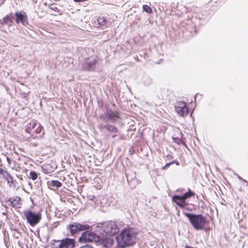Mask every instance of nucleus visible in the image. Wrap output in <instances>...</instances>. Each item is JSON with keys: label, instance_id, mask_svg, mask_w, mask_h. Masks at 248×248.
Wrapping results in <instances>:
<instances>
[{"label": "nucleus", "instance_id": "25", "mask_svg": "<svg viewBox=\"0 0 248 248\" xmlns=\"http://www.w3.org/2000/svg\"><path fill=\"white\" fill-rule=\"evenodd\" d=\"M173 163V162H170V163H168L166 164L165 165V166L163 167L162 169L164 170L166 168L169 167L170 166V165H171V164H172Z\"/></svg>", "mask_w": 248, "mask_h": 248}, {"label": "nucleus", "instance_id": "7", "mask_svg": "<svg viewBox=\"0 0 248 248\" xmlns=\"http://www.w3.org/2000/svg\"><path fill=\"white\" fill-rule=\"evenodd\" d=\"M175 110L177 113L181 116H185L188 114V110L184 102L179 101L176 103L175 105Z\"/></svg>", "mask_w": 248, "mask_h": 248}, {"label": "nucleus", "instance_id": "26", "mask_svg": "<svg viewBox=\"0 0 248 248\" xmlns=\"http://www.w3.org/2000/svg\"><path fill=\"white\" fill-rule=\"evenodd\" d=\"M79 248H93V246L89 245H86L85 246H82Z\"/></svg>", "mask_w": 248, "mask_h": 248}, {"label": "nucleus", "instance_id": "11", "mask_svg": "<svg viewBox=\"0 0 248 248\" xmlns=\"http://www.w3.org/2000/svg\"><path fill=\"white\" fill-rule=\"evenodd\" d=\"M172 200L180 207L183 208L187 204L186 200L181 196L175 195L172 197Z\"/></svg>", "mask_w": 248, "mask_h": 248}, {"label": "nucleus", "instance_id": "6", "mask_svg": "<svg viewBox=\"0 0 248 248\" xmlns=\"http://www.w3.org/2000/svg\"><path fill=\"white\" fill-rule=\"evenodd\" d=\"M68 230L72 235L76 234L80 231L88 230L89 229V226L86 224L83 225L78 223L74 222L69 224L67 227Z\"/></svg>", "mask_w": 248, "mask_h": 248}, {"label": "nucleus", "instance_id": "18", "mask_svg": "<svg viewBox=\"0 0 248 248\" xmlns=\"http://www.w3.org/2000/svg\"><path fill=\"white\" fill-rule=\"evenodd\" d=\"M194 195V193L191 191L190 189H189L188 192H186L183 195L181 196L184 200H186L187 199L191 197V196Z\"/></svg>", "mask_w": 248, "mask_h": 248}, {"label": "nucleus", "instance_id": "21", "mask_svg": "<svg viewBox=\"0 0 248 248\" xmlns=\"http://www.w3.org/2000/svg\"><path fill=\"white\" fill-rule=\"evenodd\" d=\"M29 177L32 180H35L38 178V174L35 171H31L30 172Z\"/></svg>", "mask_w": 248, "mask_h": 248}, {"label": "nucleus", "instance_id": "15", "mask_svg": "<svg viewBox=\"0 0 248 248\" xmlns=\"http://www.w3.org/2000/svg\"><path fill=\"white\" fill-rule=\"evenodd\" d=\"M100 127L105 128L108 131L112 133H117L118 132V128L114 125L107 124L106 125L100 124Z\"/></svg>", "mask_w": 248, "mask_h": 248}, {"label": "nucleus", "instance_id": "23", "mask_svg": "<svg viewBox=\"0 0 248 248\" xmlns=\"http://www.w3.org/2000/svg\"><path fill=\"white\" fill-rule=\"evenodd\" d=\"M10 22H11V20L10 19V18L8 16L5 17L1 21H0V23H1L2 24H5L7 25H9Z\"/></svg>", "mask_w": 248, "mask_h": 248}, {"label": "nucleus", "instance_id": "14", "mask_svg": "<svg viewBox=\"0 0 248 248\" xmlns=\"http://www.w3.org/2000/svg\"><path fill=\"white\" fill-rule=\"evenodd\" d=\"M62 248H73L74 247V242L70 239H66L62 240Z\"/></svg>", "mask_w": 248, "mask_h": 248}, {"label": "nucleus", "instance_id": "28", "mask_svg": "<svg viewBox=\"0 0 248 248\" xmlns=\"http://www.w3.org/2000/svg\"><path fill=\"white\" fill-rule=\"evenodd\" d=\"M76 2H81V1H85V0H74Z\"/></svg>", "mask_w": 248, "mask_h": 248}, {"label": "nucleus", "instance_id": "1", "mask_svg": "<svg viewBox=\"0 0 248 248\" xmlns=\"http://www.w3.org/2000/svg\"><path fill=\"white\" fill-rule=\"evenodd\" d=\"M93 228L103 236L114 235L119 231V228L116 222L112 221L99 223L97 226H93Z\"/></svg>", "mask_w": 248, "mask_h": 248}, {"label": "nucleus", "instance_id": "8", "mask_svg": "<svg viewBox=\"0 0 248 248\" xmlns=\"http://www.w3.org/2000/svg\"><path fill=\"white\" fill-rule=\"evenodd\" d=\"M15 16L16 18V22L17 24L21 23L25 26L28 24L27 16L25 12H17L15 13Z\"/></svg>", "mask_w": 248, "mask_h": 248}, {"label": "nucleus", "instance_id": "20", "mask_svg": "<svg viewBox=\"0 0 248 248\" xmlns=\"http://www.w3.org/2000/svg\"><path fill=\"white\" fill-rule=\"evenodd\" d=\"M4 179L7 182L8 184H9L10 186L14 183L13 178L9 174H8V176H6Z\"/></svg>", "mask_w": 248, "mask_h": 248}, {"label": "nucleus", "instance_id": "4", "mask_svg": "<svg viewBox=\"0 0 248 248\" xmlns=\"http://www.w3.org/2000/svg\"><path fill=\"white\" fill-rule=\"evenodd\" d=\"M102 241L103 245H105V242L107 243L112 242V240L107 238H104L103 236H99L96 235L94 233L86 231L84 232L79 238V241L81 243L91 242L93 241Z\"/></svg>", "mask_w": 248, "mask_h": 248}, {"label": "nucleus", "instance_id": "9", "mask_svg": "<svg viewBox=\"0 0 248 248\" xmlns=\"http://www.w3.org/2000/svg\"><path fill=\"white\" fill-rule=\"evenodd\" d=\"M34 130L36 133H40L41 131V128L40 127V124L35 121H32L28 124L26 131L30 133L32 130Z\"/></svg>", "mask_w": 248, "mask_h": 248}, {"label": "nucleus", "instance_id": "16", "mask_svg": "<svg viewBox=\"0 0 248 248\" xmlns=\"http://www.w3.org/2000/svg\"><path fill=\"white\" fill-rule=\"evenodd\" d=\"M85 62L90 67H92L95 64L96 59L94 56H92L87 58L85 60Z\"/></svg>", "mask_w": 248, "mask_h": 248}, {"label": "nucleus", "instance_id": "2", "mask_svg": "<svg viewBox=\"0 0 248 248\" xmlns=\"http://www.w3.org/2000/svg\"><path fill=\"white\" fill-rule=\"evenodd\" d=\"M136 234L132 229H124L122 231L117 241L120 248L131 246L136 243Z\"/></svg>", "mask_w": 248, "mask_h": 248}, {"label": "nucleus", "instance_id": "24", "mask_svg": "<svg viewBox=\"0 0 248 248\" xmlns=\"http://www.w3.org/2000/svg\"><path fill=\"white\" fill-rule=\"evenodd\" d=\"M8 174L9 173L6 170H5L2 168H0V174L2 175L4 178L8 176Z\"/></svg>", "mask_w": 248, "mask_h": 248}, {"label": "nucleus", "instance_id": "3", "mask_svg": "<svg viewBox=\"0 0 248 248\" xmlns=\"http://www.w3.org/2000/svg\"><path fill=\"white\" fill-rule=\"evenodd\" d=\"M184 215L186 217L193 228L197 230L203 229L206 223V217L201 214L196 215L184 212Z\"/></svg>", "mask_w": 248, "mask_h": 248}, {"label": "nucleus", "instance_id": "30", "mask_svg": "<svg viewBox=\"0 0 248 248\" xmlns=\"http://www.w3.org/2000/svg\"><path fill=\"white\" fill-rule=\"evenodd\" d=\"M94 196H92V197H91V198H90V200H93L94 199Z\"/></svg>", "mask_w": 248, "mask_h": 248}, {"label": "nucleus", "instance_id": "12", "mask_svg": "<svg viewBox=\"0 0 248 248\" xmlns=\"http://www.w3.org/2000/svg\"><path fill=\"white\" fill-rule=\"evenodd\" d=\"M8 202H10L11 206L15 208H19L21 205V200L20 198L16 197L15 199L10 198Z\"/></svg>", "mask_w": 248, "mask_h": 248}, {"label": "nucleus", "instance_id": "32", "mask_svg": "<svg viewBox=\"0 0 248 248\" xmlns=\"http://www.w3.org/2000/svg\"><path fill=\"white\" fill-rule=\"evenodd\" d=\"M62 244L61 245V246H60L59 247H58V248H62Z\"/></svg>", "mask_w": 248, "mask_h": 248}, {"label": "nucleus", "instance_id": "10", "mask_svg": "<svg viewBox=\"0 0 248 248\" xmlns=\"http://www.w3.org/2000/svg\"><path fill=\"white\" fill-rule=\"evenodd\" d=\"M105 115L108 119L112 122L116 121L117 118H119V113L117 111H114L110 109H108Z\"/></svg>", "mask_w": 248, "mask_h": 248}, {"label": "nucleus", "instance_id": "27", "mask_svg": "<svg viewBox=\"0 0 248 248\" xmlns=\"http://www.w3.org/2000/svg\"><path fill=\"white\" fill-rule=\"evenodd\" d=\"M6 159H7V161L8 162V163L10 164L11 163L10 159L9 157H7Z\"/></svg>", "mask_w": 248, "mask_h": 248}, {"label": "nucleus", "instance_id": "13", "mask_svg": "<svg viewBox=\"0 0 248 248\" xmlns=\"http://www.w3.org/2000/svg\"><path fill=\"white\" fill-rule=\"evenodd\" d=\"M98 25L99 28L102 29H105L108 27V21L103 16H99L97 19ZM99 28V27H98Z\"/></svg>", "mask_w": 248, "mask_h": 248}, {"label": "nucleus", "instance_id": "17", "mask_svg": "<svg viewBox=\"0 0 248 248\" xmlns=\"http://www.w3.org/2000/svg\"><path fill=\"white\" fill-rule=\"evenodd\" d=\"M47 185L49 186L56 187L57 188L60 187L62 186V184L58 180H51L48 181Z\"/></svg>", "mask_w": 248, "mask_h": 248}, {"label": "nucleus", "instance_id": "19", "mask_svg": "<svg viewBox=\"0 0 248 248\" xmlns=\"http://www.w3.org/2000/svg\"><path fill=\"white\" fill-rule=\"evenodd\" d=\"M62 244V241H57L54 240H53V242L51 245V248H58V247L61 246Z\"/></svg>", "mask_w": 248, "mask_h": 248}, {"label": "nucleus", "instance_id": "5", "mask_svg": "<svg viewBox=\"0 0 248 248\" xmlns=\"http://www.w3.org/2000/svg\"><path fill=\"white\" fill-rule=\"evenodd\" d=\"M23 214L28 223L31 226L37 225L42 218L41 214L33 212L31 210L25 211Z\"/></svg>", "mask_w": 248, "mask_h": 248}, {"label": "nucleus", "instance_id": "31", "mask_svg": "<svg viewBox=\"0 0 248 248\" xmlns=\"http://www.w3.org/2000/svg\"><path fill=\"white\" fill-rule=\"evenodd\" d=\"M2 215H3L6 216V215H7V213H6V212H3V213H2Z\"/></svg>", "mask_w": 248, "mask_h": 248}, {"label": "nucleus", "instance_id": "29", "mask_svg": "<svg viewBox=\"0 0 248 248\" xmlns=\"http://www.w3.org/2000/svg\"><path fill=\"white\" fill-rule=\"evenodd\" d=\"M114 134L112 135V138H114L117 135L116 134V133H114Z\"/></svg>", "mask_w": 248, "mask_h": 248}, {"label": "nucleus", "instance_id": "22", "mask_svg": "<svg viewBox=\"0 0 248 248\" xmlns=\"http://www.w3.org/2000/svg\"><path fill=\"white\" fill-rule=\"evenodd\" d=\"M143 11H145L148 14H151L152 13V10L151 8L147 5H143Z\"/></svg>", "mask_w": 248, "mask_h": 248}]
</instances>
